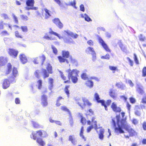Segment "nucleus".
Returning a JSON list of instances; mask_svg holds the SVG:
<instances>
[{"label":"nucleus","mask_w":146,"mask_h":146,"mask_svg":"<svg viewBox=\"0 0 146 146\" xmlns=\"http://www.w3.org/2000/svg\"><path fill=\"white\" fill-rule=\"evenodd\" d=\"M122 117V119H120V116L119 114L116 115L115 117L116 119V126L115 122L113 119H112V122L113 126L115 127V131L117 133H124V131L123 130V127L125 126V125L126 123V118H123L125 115V113L124 112H122L121 113Z\"/></svg>","instance_id":"1"},{"label":"nucleus","mask_w":146,"mask_h":146,"mask_svg":"<svg viewBox=\"0 0 146 146\" xmlns=\"http://www.w3.org/2000/svg\"><path fill=\"white\" fill-rule=\"evenodd\" d=\"M65 32L66 33L65 35L67 37L64 36L62 37V38L63 39L64 43H66L70 44L72 43L73 41L71 37L75 39L77 38L78 36L77 34H74L72 32L65 31Z\"/></svg>","instance_id":"2"},{"label":"nucleus","mask_w":146,"mask_h":146,"mask_svg":"<svg viewBox=\"0 0 146 146\" xmlns=\"http://www.w3.org/2000/svg\"><path fill=\"white\" fill-rule=\"evenodd\" d=\"M94 98L98 103H100L104 107L105 110L106 111H108V109L107 106H109L110 105L111 102V100H107L106 102L103 100H100L99 95L97 93L95 94Z\"/></svg>","instance_id":"3"},{"label":"nucleus","mask_w":146,"mask_h":146,"mask_svg":"<svg viewBox=\"0 0 146 146\" xmlns=\"http://www.w3.org/2000/svg\"><path fill=\"white\" fill-rule=\"evenodd\" d=\"M62 56H59L57 57L59 62L60 63L66 62L67 64L69 63V61L67 58H69L70 55V52L68 51H62Z\"/></svg>","instance_id":"4"},{"label":"nucleus","mask_w":146,"mask_h":146,"mask_svg":"<svg viewBox=\"0 0 146 146\" xmlns=\"http://www.w3.org/2000/svg\"><path fill=\"white\" fill-rule=\"evenodd\" d=\"M46 59V58L45 55L42 54L41 56L33 58V62L35 64H38L40 63L41 65L42 66L44 64Z\"/></svg>","instance_id":"5"},{"label":"nucleus","mask_w":146,"mask_h":146,"mask_svg":"<svg viewBox=\"0 0 146 146\" xmlns=\"http://www.w3.org/2000/svg\"><path fill=\"white\" fill-rule=\"evenodd\" d=\"M77 104L82 109L84 108L86 105L89 106H91L92 105L91 103L89 102L88 100L85 98H82V101L83 103H82L81 100H77Z\"/></svg>","instance_id":"6"},{"label":"nucleus","mask_w":146,"mask_h":146,"mask_svg":"<svg viewBox=\"0 0 146 146\" xmlns=\"http://www.w3.org/2000/svg\"><path fill=\"white\" fill-rule=\"evenodd\" d=\"M99 43L102 46L103 48L107 52H110L111 50L109 48L107 45L104 42L102 38L100 37L98 38Z\"/></svg>","instance_id":"7"},{"label":"nucleus","mask_w":146,"mask_h":146,"mask_svg":"<svg viewBox=\"0 0 146 146\" xmlns=\"http://www.w3.org/2000/svg\"><path fill=\"white\" fill-rule=\"evenodd\" d=\"M123 128H124L125 130L128 133L129 136H133L137 134V133L133 129L128 125L125 126Z\"/></svg>","instance_id":"8"},{"label":"nucleus","mask_w":146,"mask_h":146,"mask_svg":"<svg viewBox=\"0 0 146 146\" xmlns=\"http://www.w3.org/2000/svg\"><path fill=\"white\" fill-rule=\"evenodd\" d=\"M8 53L10 56L16 58L19 53V51L16 49L9 48L8 49Z\"/></svg>","instance_id":"9"},{"label":"nucleus","mask_w":146,"mask_h":146,"mask_svg":"<svg viewBox=\"0 0 146 146\" xmlns=\"http://www.w3.org/2000/svg\"><path fill=\"white\" fill-rule=\"evenodd\" d=\"M111 108L112 110L115 113H120L121 111V108L118 106L117 103L115 102L112 103Z\"/></svg>","instance_id":"10"},{"label":"nucleus","mask_w":146,"mask_h":146,"mask_svg":"<svg viewBox=\"0 0 146 146\" xmlns=\"http://www.w3.org/2000/svg\"><path fill=\"white\" fill-rule=\"evenodd\" d=\"M90 52H92L91 54L92 55V59L93 61L95 60L96 59V53L94 48L90 47H88L85 50L87 54H89Z\"/></svg>","instance_id":"11"},{"label":"nucleus","mask_w":146,"mask_h":146,"mask_svg":"<svg viewBox=\"0 0 146 146\" xmlns=\"http://www.w3.org/2000/svg\"><path fill=\"white\" fill-rule=\"evenodd\" d=\"M18 75V72L17 68L15 67L13 68L12 72V76L9 78L10 81L12 82L15 80V78Z\"/></svg>","instance_id":"12"},{"label":"nucleus","mask_w":146,"mask_h":146,"mask_svg":"<svg viewBox=\"0 0 146 146\" xmlns=\"http://www.w3.org/2000/svg\"><path fill=\"white\" fill-rule=\"evenodd\" d=\"M19 58L20 62L23 64H25L28 62V58L23 53L20 54L19 56Z\"/></svg>","instance_id":"13"},{"label":"nucleus","mask_w":146,"mask_h":146,"mask_svg":"<svg viewBox=\"0 0 146 146\" xmlns=\"http://www.w3.org/2000/svg\"><path fill=\"white\" fill-rule=\"evenodd\" d=\"M67 72L68 73V77L70 78L72 76H73V75L78 76V71L76 69H73L72 70H71L70 69H69L68 70Z\"/></svg>","instance_id":"14"},{"label":"nucleus","mask_w":146,"mask_h":146,"mask_svg":"<svg viewBox=\"0 0 146 146\" xmlns=\"http://www.w3.org/2000/svg\"><path fill=\"white\" fill-rule=\"evenodd\" d=\"M60 77L62 79L64 80V83L69 84L71 83L70 77L68 76L67 78L66 76L64 75L62 72L60 74Z\"/></svg>","instance_id":"15"},{"label":"nucleus","mask_w":146,"mask_h":146,"mask_svg":"<svg viewBox=\"0 0 146 146\" xmlns=\"http://www.w3.org/2000/svg\"><path fill=\"white\" fill-rule=\"evenodd\" d=\"M41 104L43 107L46 106L48 104L47 97L46 95L43 94L41 96Z\"/></svg>","instance_id":"16"},{"label":"nucleus","mask_w":146,"mask_h":146,"mask_svg":"<svg viewBox=\"0 0 146 146\" xmlns=\"http://www.w3.org/2000/svg\"><path fill=\"white\" fill-rule=\"evenodd\" d=\"M10 85V82L7 79L4 80L2 84V88L4 89L8 88Z\"/></svg>","instance_id":"17"},{"label":"nucleus","mask_w":146,"mask_h":146,"mask_svg":"<svg viewBox=\"0 0 146 146\" xmlns=\"http://www.w3.org/2000/svg\"><path fill=\"white\" fill-rule=\"evenodd\" d=\"M96 118L94 117H93L91 118V121L88 120L87 122V124L88 125H91V123L94 124V127H97V122L95 120Z\"/></svg>","instance_id":"18"},{"label":"nucleus","mask_w":146,"mask_h":146,"mask_svg":"<svg viewBox=\"0 0 146 146\" xmlns=\"http://www.w3.org/2000/svg\"><path fill=\"white\" fill-rule=\"evenodd\" d=\"M41 71L43 79H45L49 76L50 73H49L46 69L42 68V69Z\"/></svg>","instance_id":"19"},{"label":"nucleus","mask_w":146,"mask_h":146,"mask_svg":"<svg viewBox=\"0 0 146 146\" xmlns=\"http://www.w3.org/2000/svg\"><path fill=\"white\" fill-rule=\"evenodd\" d=\"M7 62V60L6 58L3 56L0 57V66L5 65Z\"/></svg>","instance_id":"20"},{"label":"nucleus","mask_w":146,"mask_h":146,"mask_svg":"<svg viewBox=\"0 0 146 146\" xmlns=\"http://www.w3.org/2000/svg\"><path fill=\"white\" fill-rule=\"evenodd\" d=\"M35 3L34 0H26V4L27 7L34 6Z\"/></svg>","instance_id":"21"},{"label":"nucleus","mask_w":146,"mask_h":146,"mask_svg":"<svg viewBox=\"0 0 146 146\" xmlns=\"http://www.w3.org/2000/svg\"><path fill=\"white\" fill-rule=\"evenodd\" d=\"M48 83L49 84V89L51 90L54 86V80L51 78H49L48 79Z\"/></svg>","instance_id":"22"},{"label":"nucleus","mask_w":146,"mask_h":146,"mask_svg":"<svg viewBox=\"0 0 146 146\" xmlns=\"http://www.w3.org/2000/svg\"><path fill=\"white\" fill-rule=\"evenodd\" d=\"M12 69V66L10 63H8L7 65V70L5 72L6 75L9 74L11 72Z\"/></svg>","instance_id":"23"},{"label":"nucleus","mask_w":146,"mask_h":146,"mask_svg":"<svg viewBox=\"0 0 146 146\" xmlns=\"http://www.w3.org/2000/svg\"><path fill=\"white\" fill-rule=\"evenodd\" d=\"M46 70L50 74H52L53 73L52 68L51 64L49 63L47 64V66L46 67Z\"/></svg>","instance_id":"24"},{"label":"nucleus","mask_w":146,"mask_h":146,"mask_svg":"<svg viewBox=\"0 0 146 146\" xmlns=\"http://www.w3.org/2000/svg\"><path fill=\"white\" fill-rule=\"evenodd\" d=\"M36 142L39 145L41 146H44L45 145V143L41 138H37L36 139Z\"/></svg>","instance_id":"25"},{"label":"nucleus","mask_w":146,"mask_h":146,"mask_svg":"<svg viewBox=\"0 0 146 146\" xmlns=\"http://www.w3.org/2000/svg\"><path fill=\"white\" fill-rule=\"evenodd\" d=\"M110 96L114 99H115L117 97V96L114 90H110L109 92Z\"/></svg>","instance_id":"26"},{"label":"nucleus","mask_w":146,"mask_h":146,"mask_svg":"<svg viewBox=\"0 0 146 146\" xmlns=\"http://www.w3.org/2000/svg\"><path fill=\"white\" fill-rule=\"evenodd\" d=\"M60 109L62 111L67 112L70 116H72L70 110L68 109L67 107L65 106H63L61 107Z\"/></svg>","instance_id":"27"},{"label":"nucleus","mask_w":146,"mask_h":146,"mask_svg":"<svg viewBox=\"0 0 146 146\" xmlns=\"http://www.w3.org/2000/svg\"><path fill=\"white\" fill-rule=\"evenodd\" d=\"M41 72L39 70H37L34 72L35 77L37 79H39L41 77Z\"/></svg>","instance_id":"28"},{"label":"nucleus","mask_w":146,"mask_h":146,"mask_svg":"<svg viewBox=\"0 0 146 146\" xmlns=\"http://www.w3.org/2000/svg\"><path fill=\"white\" fill-rule=\"evenodd\" d=\"M44 10L45 12V19H47L51 16V15L49 13V11L47 9H44Z\"/></svg>","instance_id":"29"},{"label":"nucleus","mask_w":146,"mask_h":146,"mask_svg":"<svg viewBox=\"0 0 146 146\" xmlns=\"http://www.w3.org/2000/svg\"><path fill=\"white\" fill-rule=\"evenodd\" d=\"M70 86L69 85H66L65 86L64 90L65 93L67 95V96L69 97L70 95L69 91L68 90L69 88H70Z\"/></svg>","instance_id":"30"},{"label":"nucleus","mask_w":146,"mask_h":146,"mask_svg":"<svg viewBox=\"0 0 146 146\" xmlns=\"http://www.w3.org/2000/svg\"><path fill=\"white\" fill-rule=\"evenodd\" d=\"M100 133L99 135V138L102 140L104 138L103 134L104 133V130L102 129H101L99 131Z\"/></svg>","instance_id":"31"},{"label":"nucleus","mask_w":146,"mask_h":146,"mask_svg":"<svg viewBox=\"0 0 146 146\" xmlns=\"http://www.w3.org/2000/svg\"><path fill=\"white\" fill-rule=\"evenodd\" d=\"M15 36L18 38L22 39L23 38V36L18 31H16L15 32Z\"/></svg>","instance_id":"32"},{"label":"nucleus","mask_w":146,"mask_h":146,"mask_svg":"<svg viewBox=\"0 0 146 146\" xmlns=\"http://www.w3.org/2000/svg\"><path fill=\"white\" fill-rule=\"evenodd\" d=\"M38 84L37 88L38 90H40L41 89L42 87V81L41 79H39L37 81Z\"/></svg>","instance_id":"33"},{"label":"nucleus","mask_w":146,"mask_h":146,"mask_svg":"<svg viewBox=\"0 0 146 146\" xmlns=\"http://www.w3.org/2000/svg\"><path fill=\"white\" fill-rule=\"evenodd\" d=\"M138 92L141 95H145V92L143 89L140 87H138L137 89Z\"/></svg>","instance_id":"34"},{"label":"nucleus","mask_w":146,"mask_h":146,"mask_svg":"<svg viewBox=\"0 0 146 146\" xmlns=\"http://www.w3.org/2000/svg\"><path fill=\"white\" fill-rule=\"evenodd\" d=\"M115 86L118 88L121 89L122 90H123L125 86L124 85L121 84V83H117L115 84Z\"/></svg>","instance_id":"35"},{"label":"nucleus","mask_w":146,"mask_h":146,"mask_svg":"<svg viewBox=\"0 0 146 146\" xmlns=\"http://www.w3.org/2000/svg\"><path fill=\"white\" fill-rule=\"evenodd\" d=\"M109 69L113 71V73L115 72V71H118V69L117 66H109Z\"/></svg>","instance_id":"36"},{"label":"nucleus","mask_w":146,"mask_h":146,"mask_svg":"<svg viewBox=\"0 0 146 146\" xmlns=\"http://www.w3.org/2000/svg\"><path fill=\"white\" fill-rule=\"evenodd\" d=\"M77 76L75 75V76H72V77L70 78L72 82L74 84L78 82Z\"/></svg>","instance_id":"37"},{"label":"nucleus","mask_w":146,"mask_h":146,"mask_svg":"<svg viewBox=\"0 0 146 146\" xmlns=\"http://www.w3.org/2000/svg\"><path fill=\"white\" fill-rule=\"evenodd\" d=\"M69 140L73 144H75L76 141L74 136L70 135L69 136Z\"/></svg>","instance_id":"38"},{"label":"nucleus","mask_w":146,"mask_h":146,"mask_svg":"<svg viewBox=\"0 0 146 146\" xmlns=\"http://www.w3.org/2000/svg\"><path fill=\"white\" fill-rule=\"evenodd\" d=\"M119 45L120 47L121 50L123 52H126L127 50L125 46L123 44L121 43V42L120 41L119 42Z\"/></svg>","instance_id":"39"},{"label":"nucleus","mask_w":146,"mask_h":146,"mask_svg":"<svg viewBox=\"0 0 146 146\" xmlns=\"http://www.w3.org/2000/svg\"><path fill=\"white\" fill-rule=\"evenodd\" d=\"M49 33L50 35H55L59 37V38H60L59 36V35L53 31L51 28L49 29Z\"/></svg>","instance_id":"40"},{"label":"nucleus","mask_w":146,"mask_h":146,"mask_svg":"<svg viewBox=\"0 0 146 146\" xmlns=\"http://www.w3.org/2000/svg\"><path fill=\"white\" fill-rule=\"evenodd\" d=\"M81 77L82 79L84 80L88 79V75L87 74L85 73H82L81 75Z\"/></svg>","instance_id":"41"},{"label":"nucleus","mask_w":146,"mask_h":146,"mask_svg":"<svg viewBox=\"0 0 146 146\" xmlns=\"http://www.w3.org/2000/svg\"><path fill=\"white\" fill-rule=\"evenodd\" d=\"M32 123L33 127L35 128H38L40 127V125L39 124L34 121H32Z\"/></svg>","instance_id":"42"},{"label":"nucleus","mask_w":146,"mask_h":146,"mask_svg":"<svg viewBox=\"0 0 146 146\" xmlns=\"http://www.w3.org/2000/svg\"><path fill=\"white\" fill-rule=\"evenodd\" d=\"M84 130V127H83L82 126L81 128L80 132V135L82 139H84L85 140V138L83 135Z\"/></svg>","instance_id":"43"},{"label":"nucleus","mask_w":146,"mask_h":146,"mask_svg":"<svg viewBox=\"0 0 146 146\" xmlns=\"http://www.w3.org/2000/svg\"><path fill=\"white\" fill-rule=\"evenodd\" d=\"M86 84L88 86L91 88L93 86V83L92 81L88 80L87 81Z\"/></svg>","instance_id":"44"},{"label":"nucleus","mask_w":146,"mask_h":146,"mask_svg":"<svg viewBox=\"0 0 146 146\" xmlns=\"http://www.w3.org/2000/svg\"><path fill=\"white\" fill-rule=\"evenodd\" d=\"M69 58L70 62L72 64H74L77 62L76 60L71 55L70 56Z\"/></svg>","instance_id":"45"},{"label":"nucleus","mask_w":146,"mask_h":146,"mask_svg":"<svg viewBox=\"0 0 146 146\" xmlns=\"http://www.w3.org/2000/svg\"><path fill=\"white\" fill-rule=\"evenodd\" d=\"M51 48L52 49L53 53L56 55L58 54V50L57 48L53 45L51 46Z\"/></svg>","instance_id":"46"},{"label":"nucleus","mask_w":146,"mask_h":146,"mask_svg":"<svg viewBox=\"0 0 146 146\" xmlns=\"http://www.w3.org/2000/svg\"><path fill=\"white\" fill-rule=\"evenodd\" d=\"M110 56L109 54H107L105 56H102L101 58L102 59L109 60L110 59Z\"/></svg>","instance_id":"47"},{"label":"nucleus","mask_w":146,"mask_h":146,"mask_svg":"<svg viewBox=\"0 0 146 146\" xmlns=\"http://www.w3.org/2000/svg\"><path fill=\"white\" fill-rule=\"evenodd\" d=\"M36 135V133L33 132L30 135V136L31 138H33L34 140H35L37 138Z\"/></svg>","instance_id":"48"},{"label":"nucleus","mask_w":146,"mask_h":146,"mask_svg":"<svg viewBox=\"0 0 146 146\" xmlns=\"http://www.w3.org/2000/svg\"><path fill=\"white\" fill-rule=\"evenodd\" d=\"M84 15V19L86 21L89 22L92 21L90 18L86 14H85Z\"/></svg>","instance_id":"49"},{"label":"nucleus","mask_w":146,"mask_h":146,"mask_svg":"<svg viewBox=\"0 0 146 146\" xmlns=\"http://www.w3.org/2000/svg\"><path fill=\"white\" fill-rule=\"evenodd\" d=\"M87 43L90 46H93L94 45V42L91 40H88Z\"/></svg>","instance_id":"50"},{"label":"nucleus","mask_w":146,"mask_h":146,"mask_svg":"<svg viewBox=\"0 0 146 146\" xmlns=\"http://www.w3.org/2000/svg\"><path fill=\"white\" fill-rule=\"evenodd\" d=\"M38 8L37 7H34V6L31 7H27L26 9L27 10H36L38 9Z\"/></svg>","instance_id":"51"},{"label":"nucleus","mask_w":146,"mask_h":146,"mask_svg":"<svg viewBox=\"0 0 146 146\" xmlns=\"http://www.w3.org/2000/svg\"><path fill=\"white\" fill-rule=\"evenodd\" d=\"M60 20L59 19L57 18H55L52 21L56 25H57V24L59 23V22L60 21Z\"/></svg>","instance_id":"52"},{"label":"nucleus","mask_w":146,"mask_h":146,"mask_svg":"<svg viewBox=\"0 0 146 146\" xmlns=\"http://www.w3.org/2000/svg\"><path fill=\"white\" fill-rule=\"evenodd\" d=\"M75 1L76 0H74L73 2H70L69 3V5H71L74 7V8H76L75 7L76 4V2Z\"/></svg>","instance_id":"53"},{"label":"nucleus","mask_w":146,"mask_h":146,"mask_svg":"<svg viewBox=\"0 0 146 146\" xmlns=\"http://www.w3.org/2000/svg\"><path fill=\"white\" fill-rule=\"evenodd\" d=\"M141 103L144 104H146V95H145L142 98L141 100Z\"/></svg>","instance_id":"54"},{"label":"nucleus","mask_w":146,"mask_h":146,"mask_svg":"<svg viewBox=\"0 0 146 146\" xmlns=\"http://www.w3.org/2000/svg\"><path fill=\"white\" fill-rule=\"evenodd\" d=\"M21 29L23 32H27L28 30L27 27L26 26H22Z\"/></svg>","instance_id":"55"},{"label":"nucleus","mask_w":146,"mask_h":146,"mask_svg":"<svg viewBox=\"0 0 146 146\" xmlns=\"http://www.w3.org/2000/svg\"><path fill=\"white\" fill-rule=\"evenodd\" d=\"M142 76L144 77L146 76V67H144L143 69Z\"/></svg>","instance_id":"56"},{"label":"nucleus","mask_w":146,"mask_h":146,"mask_svg":"<svg viewBox=\"0 0 146 146\" xmlns=\"http://www.w3.org/2000/svg\"><path fill=\"white\" fill-rule=\"evenodd\" d=\"M5 24L3 21H2L0 23V30L3 29L4 28V25Z\"/></svg>","instance_id":"57"},{"label":"nucleus","mask_w":146,"mask_h":146,"mask_svg":"<svg viewBox=\"0 0 146 146\" xmlns=\"http://www.w3.org/2000/svg\"><path fill=\"white\" fill-rule=\"evenodd\" d=\"M21 19L23 20L27 21L28 19V17L25 15H22L21 16Z\"/></svg>","instance_id":"58"},{"label":"nucleus","mask_w":146,"mask_h":146,"mask_svg":"<svg viewBox=\"0 0 146 146\" xmlns=\"http://www.w3.org/2000/svg\"><path fill=\"white\" fill-rule=\"evenodd\" d=\"M13 18L14 20V21H15V23L17 24H18L19 23V21L18 20V19L16 17V16L15 15H14L13 16Z\"/></svg>","instance_id":"59"},{"label":"nucleus","mask_w":146,"mask_h":146,"mask_svg":"<svg viewBox=\"0 0 146 146\" xmlns=\"http://www.w3.org/2000/svg\"><path fill=\"white\" fill-rule=\"evenodd\" d=\"M2 36H4L6 35H9V33L7 31H2L1 33Z\"/></svg>","instance_id":"60"},{"label":"nucleus","mask_w":146,"mask_h":146,"mask_svg":"<svg viewBox=\"0 0 146 146\" xmlns=\"http://www.w3.org/2000/svg\"><path fill=\"white\" fill-rule=\"evenodd\" d=\"M80 121L83 124H85L86 123V119L85 118L81 116Z\"/></svg>","instance_id":"61"},{"label":"nucleus","mask_w":146,"mask_h":146,"mask_svg":"<svg viewBox=\"0 0 146 146\" xmlns=\"http://www.w3.org/2000/svg\"><path fill=\"white\" fill-rule=\"evenodd\" d=\"M43 38L45 39H46L47 40H53L54 39V38H52L51 37H49L48 35H45L44 36Z\"/></svg>","instance_id":"62"},{"label":"nucleus","mask_w":146,"mask_h":146,"mask_svg":"<svg viewBox=\"0 0 146 146\" xmlns=\"http://www.w3.org/2000/svg\"><path fill=\"white\" fill-rule=\"evenodd\" d=\"M1 17L4 19H7L8 18L7 15L5 13H3L1 15Z\"/></svg>","instance_id":"63"},{"label":"nucleus","mask_w":146,"mask_h":146,"mask_svg":"<svg viewBox=\"0 0 146 146\" xmlns=\"http://www.w3.org/2000/svg\"><path fill=\"white\" fill-rule=\"evenodd\" d=\"M142 127L143 129L145 131H146V121H144L142 124Z\"/></svg>","instance_id":"64"}]
</instances>
